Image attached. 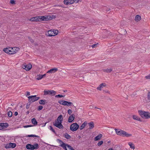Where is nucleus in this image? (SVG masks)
I'll list each match as a JSON object with an SVG mask.
<instances>
[{"mask_svg":"<svg viewBox=\"0 0 150 150\" xmlns=\"http://www.w3.org/2000/svg\"><path fill=\"white\" fill-rule=\"evenodd\" d=\"M57 141L61 144L59 145V146H61L62 145H64V144L65 145L66 144L64 143L62 141L59 139H57Z\"/></svg>","mask_w":150,"mask_h":150,"instance_id":"nucleus-24","label":"nucleus"},{"mask_svg":"<svg viewBox=\"0 0 150 150\" xmlns=\"http://www.w3.org/2000/svg\"><path fill=\"white\" fill-rule=\"evenodd\" d=\"M139 115L142 118L145 119L150 118V112L142 110L138 111Z\"/></svg>","mask_w":150,"mask_h":150,"instance_id":"nucleus-3","label":"nucleus"},{"mask_svg":"<svg viewBox=\"0 0 150 150\" xmlns=\"http://www.w3.org/2000/svg\"><path fill=\"white\" fill-rule=\"evenodd\" d=\"M29 112H30L29 111H28L27 112H26V114L28 115V114H29Z\"/></svg>","mask_w":150,"mask_h":150,"instance_id":"nucleus-58","label":"nucleus"},{"mask_svg":"<svg viewBox=\"0 0 150 150\" xmlns=\"http://www.w3.org/2000/svg\"><path fill=\"white\" fill-rule=\"evenodd\" d=\"M26 137H37L39 138L40 137L38 135H36L34 134H30V135H28L27 136H26Z\"/></svg>","mask_w":150,"mask_h":150,"instance_id":"nucleus-29","label":"nucleus"},{"mask_svg":"<svg viewBox=\"0 0 150 150\" xmlns=\"http://www.w3.org/2000/svg\"><path fill=\"white\" fill-rule=\"evenodd\" d=\"M18 112H15L14 113V115L15 116H16L18 115Z\"/></svg>","mask_w":150,"mask_h":150,"instance_id":"nucleus-55","label":"nucleus"},{"mask_svg":"<svg viewBox=\"0 0 150 150\" xmlns=\"http://www.w3.org/2000/svg\"><path fill=\"white\" fill-rule=\"evenodd\" d=\"M40 21H47L48 20V16H40Z\"/></svg>","mask_w":150,"mask_h":150,"instance_id":"nucleus-11","label":"nucleus"},{"mask_svg":"<svg viewBox=\"0 0 150 150\" xmlns=\"http://www.w3.org/2000/svg\"><path fill=\"white\" fill-rule=\"evenodd\" d=\"M31 122L34 125H37L38 124V122L35 118H33L32 119Z\"/></svg>","mask_w":150,"mask_h":150,"instance_id":"nucleus-26","label":"nucleus"},{"mask_svg":"<svg viewBox=\"0 0 150 150\" xmlns=\"http://www.w3.org/2000/svg\"><path fill=\"white\" fill-rule=\"evenodd\" d=\"M58 32V30H53V34L54 35H57Z\"/></svg>","mask_w":150,"mask_h":150,"instance_id":"nucleus-37","label":"nucleus"},{"mask_svg":"<svg viewBox=\"0 0 150 150\" xmlns=\"http://www.w3.org/2000/svg\"><path fill=\"white\" fill-rule=\"evenodd\" d=\"M57 70L58 69L57 68H53L48 71L47 72V73L52 74L55 72L57 71Z\"/></svg>","mask_w":150,"mask_h":150,"instance_id":"nucleus-13","label":"nucleus"},{"mask_svg":"<svg viewBox=\"0 0 150 150\" xmlns=\"http://www.w3.org/2000/svg\"><path fill=\"white\" fill-rule=\"evenodd\" d=\"M115 130L116 134L120 136L129 137L132 135L131 134H128L125 131L119 129L115 128Z\"/></svg>","mask_w":150,"mask_h":150,"instance_id":"nucleus-2","label":"nucleus"},{"mask_svg":"<svg viewBox=\"0 0 150 150\" xmlns=\"http://www.w3.org/2000/svg\"><path fill=\"white\" fill-rule=\"evenodd\" d=\"M5 148L6 149H8L10 148V146L9 145V144H7L5 146Z\"/></svg>","mask_w":150,"mask_h":150,"instance_id":"nucleus-45","label":"nucleus"},{"mask_svg":"<svg viewBox=\"0 0 150 150\" xmlns=\"http://www.w3.org/2000/svg\"><path fill=\"white\" fill-rule=\"evenodd\" d=\"M3 123H0V130H2L4 129V125H3Z\"/></svg>","mask_w":150,"mask_h":150,"instance_id":"nucleus-38","label":"nucleus"},{"mask_svg":"<svg viewBox=\"0 0 150 150\" xmlns=\"http://www.w3.org/2000/svg\"><path fill=\"white\" fill-rule=\"evenodd\" d=\"M103 141H99L97 144V145L99 146H100L103 144Z\"/></svg>","mask_w":150,"mask_h":150,"instance_id":"nucleus-40","label":"nucleus"},{"mask_svg":"<svg viewBox=\"0 0 150 150\" xmlns=\"http://www.w3.org/2000/svg\"><path fill=\"white\" fill-rule=\"evenodd\" d=\"M51 120V119L50 118H49L48 119V122H47H47H49Z\"/></svg>","mask_w":150,"mask_h":150,"instance_id":"nucleus-56","label":"nucleus"},{"mask_svg":"<svg viewBox=\"0 0 150 150\" xmlns=\"http://www.w3.org/2000/svg\"><path fill=\"white\" fill-rule=\"evenodd\" d=\"M69 115H71V113H72V112L71 110L69 109L67 111Z\"/></svg>","mask_w":150,"mask_h":150,"instance_id":"nucleus-46","label":"nucleus"},{"mask_svg":"<svg viewBox=\"0 0 150 150\" xmlns=\"http://www.w3.org/2000/svg\"><path fill=\"white\" fill-rule=\"evenodd\" d=\"M3 51L5 52L10 54H14L16 52V51H13V48L10 47H9V48H4L3 49Z\"/></svg>","mask_w":150,"mask_h":150,"instance_id":"nucleus-6","label":"nucleus"},{"mask_svg":"<svg viewBox=\"0 0 150 150\" xmlns=\"http://www.w3.org/2000/svg\"><path fill=\"white\" fill-rule=\"evenodd\" d=\"M64 105H67L68 106H71L72 105L73 103L72 102L67 101L64 100Z\"/></svg>","mask_w":150,"mask_h":150,"instance_id":"nucleus-14","label":"nucleus"},{"mask_svg":"<svg viewBox=\"0 0 150 150\" xmlns=\"http://www.w3.org/2000/svg\"><path fill=\"white\" fill-rule=\"evenodd\" d=\"M67 91V90H65L64 91V92H66Z\"/></svg>","mask_w":150,"mask_h":150,"instance_id":"nucleus-64","label":"nucleus"},{"mask_svg":"<svg viewBox=\"0 0 150 150\" xmlns=\"http://www.w3.org/2000/svg\"><path fill=\"white\" fill-rule=\"evenodd\" d=\"M69 145L68 144H66L64 145H62L61 147H62L65 150H67V146L68 147V145Z\"/></svg>","mask_w":150,"mask_h":150,"instance_id":"nucleus-31","label":"nucleus"},{"mask_svg":"<svg viewBox=\"0 0 150 150\" xmlns=\"http://www.w3.org/2000/svg\"><path fill=\"white\" fill-rule=\"evenodd\" d=\"M39 103L40 104L44 105L47 103V102L45 100H39Z\"/></svg>","mask_w":150,"mask_h":150,"instance_id":"nucleus-19","label":"nucleus"},{"mask_svg":"<svg viewBox=\"0 0 150 150\" xmlns=\"http://www.w3.org/2000/svg\"><path fill=\"white\" fill-rule=\"evenodd\" d=\"M29 39L30 41L32 43H33L34 42V41L33 39L31 38H30V37L29 38Z\"/></svg>","mask_w":150,"mask_h":150,"instance_id":"nucleus-52","label":"nucleus"},{"mask_svg":"<svg viewBox=\"0 0 150 150\" xmlns=\"http://www.w3.org/2000/svg\"><path fill=\"white\" fill-rule=\"evenodd\" d=\"M30 95V93L29 92H27L26 96H29Z\"/></svg>","mask_w":150,"mask_h":150,"instance_id":"nucleus-54","label":"nucleus"},{"mask_svg":"<svg viewBox=\"0 0 150 150\" xmlns=\"http://www.w3.org/2000/svg\"><path fill=\"white\" fill-rule=\"evenodd\" d=\"M74 2L76 3L79 2V1L81 2L82 0H74Z\"/></svg>","mask_w":150,"mask_h":150,"instance_id":"nucleus-51","label":"nucleus"},{"mask_svg":"<svg viewBox=\"0 0 150 150\" xmlns=\"http://www.w3.org/2000/svg\"><path fill=\"white\" fill-rule=\"evenodd\" d=\"M79 127V125L77 123H74L70 125V129L72 131L74 132L76 131Z\"/></svg>","mask_w":150,"mask_h":150,"instance_id":"nucleus-8","label":"nucleus"},{"mask_svg":"<svg viewBox=\"0 0 150 150\" xmlns=\"http://www.w3.org/2000/svg\"><path fill=\"white\" fill-rule=\"evenodd\" d=\"M31 103H29L28 102V103H27L26 106V109H28L29 108L30 105Z\"/></svg>","mask_w":150,"mask_h":150,"instance_id":"nucleus-43","label":"nucleus"},{"mask_svg":"<svg viewBox=\"0 0 150 150\" xmlns=\"http://www.w3.org/2000/svg\"><path fill=\"white\" fill-rule=\"evenodd\" d=\"M39 146L38 144L35 143L33 145L30 144H28L26 146V148L27 149L33 150L39 148Z\"/></svg>","mask_w":150,"mask_h":150,"instance_id":"nucleus-4","label":"nucleus"},{"mask_svg":"<svg viewBox=\"0 0 150 150\" xmlns=\"http://www.w3.org/2000/svg\"><path fill=\"white\" fill-rule=\"evenodd\" d=\"M50 130H51L55 134H56V133L55 131L53 129V128L52 127V126H50Z\"/></svg>","mask_w":150,"mask_h":150,"instance_id":"nucleus-39","label":"nucleus"},{"mask_svg":"<svg viewBox=\"0 0 150 150\" xmlns=\"http://www.w3.org/2000/svg\"><path fill=\"white\" fill-rule=\"evenodd\" d=\"M33 19L34 20H33L34 21H40V18L39 16L33 17Z\"/></svg>","mask_w":150,"mask_h":150,"instance_id":"nucleus-28","label":"nucleus"},{"mask_svg":"<svg viewBox=\"0 0 150 150\" xmlns=\"http://www.w3.org/2000/svg\"><path fill=\"white\" fill-rule=\"evenodd\" d=\"M64 100H60L58 101V103L60 104L64 105Z\"/></svg>","mask_w":150,"mask_h":150,"instance_id":"nucleus-42","label":"nucleus"},{"mask_svg":"<svg viewBox=\"0 0 150 150\" xmlns=\"http://www.w3.org/2000/svg\"><path fill=\"white\" fill-rule=\"evenodd\" d=\"M46 35L49 37L55 36V35H54L53 34V30H49L48 32V35L46 34Z\"/></svg>","mask_w":150,"mask_h":150,"instance_id":"nucleus-17","label":"nucleus"},{"mask_svg":"<svg viewBox=\"0 0 150 150\" xmlns=\"http://www.w3.org/2000/svg\"><path fill=\"white\" fill-rule=\"evenodd\" d=\"M74 2V0H64V3L66 5L71 4Z\"/></svg>","mask_w":150,"mask_h":150,"instance_id":"nucleus-10","label":"nucleus"},{"mask_svg":"<svg viewBox=\"0 0 150 150\" xmlns=\"http://www.w3.org/2000/svg\"><path fill=\"white\" fill-rule=\"evenodd\" d=\"M9 144L10 146V148H14L16 146V144L15 143H10Z\"/></svg>","mask_w":150,"mask_h":150,"instance_id":"nucleus-25","label":"nucleus"},{"mask_svg":"<svg viewBox=\"0 0 150 150\" xmlns=\"http://www.w3.org/2000/svg\"><path fill=\"white\" fill-rule=\"evenodd\" d=\"M47 123V122H46V123H45V125H44V126H45V125H46V124Z\"/></svg>","mask_w":150,"mask_h":150,"instance_id":"nucleus-62","label":"nucleus"},{"mask_svg":"<svg viewBox=\"0 0 150 150\" xmlns=\"http://www.w3.org/2000/svg\"><path fill=\"white\" fill-rule=\"evenodd\" d=\"M56 93V92L53 90H48L44 91V95H51L52 96H54Z\"/></svg>","mask_w":150,"mask_h":150,"instance_id":"nucleus-7","label":"nucleus"},{"mask_svg":"<svg viewBox=\"0 0 150 150\" xmlns=\"http://www.w3.org/2000/svg\"><path fill=\"white\" fill-rule=\"evenodd\" d=\"M128 145L130 146V148L131 149H134L135 148V146L134 144L131 142L128 143Z\"/></svg>","mask_w":150,"mask_h":150,"instance_id":"nucleus-23","label":"nucleus"},{"mask_svg":"<svg viewBox=\"0 0 150 150\" xmlns=\"http://www.w3.org/2000/svg\"><path fill=\"white\" fill-rule=\"evenodd\" d=\"M42 77H44L45 76H46V74H44L43 75H42Z\"/></svg>","mask_w":150,"mask_h":150,"instance_id":"nucleus-59","label":"nucleus"},{"mask_svg":"<svg viewBox=\"0 0 150 150\" xmlns=\"http://www.w3.org/2000/svg\"><path fill=\"white\" fill-rule=\"evenodd\" d=\"M33 126V125H27L24 126L23 127L24 128H27L28 127H30Z\"/></svg>","mask_w":150,"mask_h":150,"instance_id":"nucleus-49","label":"nucleus"},{"mask_svg":"<svg viewBox=\"0 0 150 150\" xmlns=\"http://www.w3.org/2000/svg\"><path fill=\"white\" fill-rule=\"evenodd\" d=\"M33 19V18L32 17L31 18H30L29 20L30 21L33 22V21H34L33 20H34Z\"/></svg>","mask_w":150,"mask_h":150,"instance_id":"nucleus-53","label":"nucleus"},{"mask_svg":"<svg viewBox=\"0 0 150 150\" xmlns=\"http://www.w3.org/2000/svg\"><path fill=\"white\" fill-rule=\"evenodd\" d=\"M106 86V84L105 83H103L100 84L98 87L97 88V89L98 90L101 91V88L103 87L104 86Z\"/></svg>","mask_w":150,"mask_h":150,"instance_id":"nucleus-18","label":"nucleus"},{"mask_svg":"<svg viewBox=\"0 0 150 150\" xmlns=\"http://www.w3.org/2000/svg\"><path fill=\"white\" fill-rule=\"evenodd\" d=\"M75 118V115L74 114L71 115L68 118V122L69 123L72 122Z\"/></svg>","mask_w":150,"mask_h":150,"instance_id":"nucleus-12","label":"nucleus"},{"mask_svg":"<svg viewBox=\"0 0 150 150\" xmlns=\"http://www.w3.org/2000/svg\"><path fill=\"white\" fill-rule=\"evenodd\" d=\"M37 77V79L38 80H40L43 78L42 75L41 74L38 75Z\"/></svg>","mask_w":150,"mask_h":150,"instance_id":"nucleus-33","label":"nucleus"},{"mask_svg":"<svg viewBox=\"0 0 150 150\" xmlns=\"http://www.w3.org/2000/svg\"><path fill=\"white\" fill-rule=\"evenodd\" d=\"M8 115L9 117H11L12 116V113L11 111H9L8 112Z\"/></svg>","mask_w":150,"mask_h":150,"instance_id":"nucleus-35","label":"nucleus"},{"mask_svg":"<svg viewBox=\"0 0 150 150\" xmlns=\"http://www.w3.org/2000/svg\"><path fill=\"white\" fill-rule=\"evenodd\" d=\"M10 2L12 4H15V1L14 0H11Z\"/></svg>","mask_w":150,"mask_h":150,"instance_id":"nucleus-48","label":"nucleus"},{"mask_svg":"<svg viewBox=\"0 0 150 150\" xmlns=\"http://www.w3.org/2000/svg\"><path fill=\"white\" fill-rule=\"evenodd\" d=\"M147 98L149 100H150V92H149L148 93Z\"/></svg>","mask_w":150,"mask_h":150,"instance_id":"nucleus-47","label":"nucleus"},{"mask_svg":"<svg viewBox=\"0 0 150 150\" xmlns=\"http://www.w3.org/2000/svg\"><path fill=\"white\" fill-rule=\"evenodd\" d=\"M108 150H113V149L112 148H110Z\"/></svg>","mask_w":150,"mask_h":150,"instance_id":"nucleus-60","label":"nucleus"},{"mask_svg":"<svg viewBox=\"0 0 150 150\" xmlns=\"http://www.w3.org/2000/svg\"><path fill=\"white\" fill-rule=\"evenodd\" d=\"M133 118L135 120L139 121L140 122H142V120L140 118L139 116L135 115H133L132 116Z\"/></svg>","mask_w":150,"mask_h":150,"instance_id":"nucleus-15","label":"nucleus"},{"mask_svg":"<svg viewBox=\"0 0 150 150\" xmlns=\"http://www.w3.org/2000/svg\"><path fill=\"white\" fill-rule=\"evenodd\" d=\"M43 107L42 106L40 105L38 106V110H40L42 109Z\"/></svg>","mask_w":150,"mask_h":150,"instance_id":"nucleus-41","label":"nucleus"},{"mask_svg":"<svg viewBox=\"0 0 150 150\" xmlns=\"http://www.w3.org/2000/svg\"><path fill=\"white\" fill-rule=\"evenodd\" d=\"M102 137V135L101 134H100L98 135H97L94 138V140L95 141L99 140Z\"/></svg>","mask_w":150,"mask_h":150,"instance_id":"nucleus-20","label":"nucleus"},{"mask_svg":"<svg viewBox=\"0 0 150 150\" xmlns=\"http://www.w3.org/2000/svg\"><path fill=\"white\" fill-rule=\"evenodd\" d=\"M51 146H54V147H57V146H54V145H51Z\"/></svg>","mask_w":150,"mask_h":150,"instance_id":"nucleus-61","label":"nucleus"},{"mask_svg":"<svg viewBox=\"0 0 150 150\" xmlns=\"http://www.w3.org/2000/svg\"><path fill=\"white\" fill-rule=\"evenodd\" d=\"M112 71V69L111 68L109 69H104L103 71L104 72H106L107 73H109L110 72Z\"/></svg>","mask_w":150,"mask_h":150,"instance_id":"nucleus-30","label":"nucleus"},{"mask_svg":"<svg viewBox=\"0 0 150 150\" xmlns=\"http://www.w3.org/2000/svg\"><path fill=\"white\" fill-rule=\"evenodd\" d=\"M141 17L140 16L137 15L135 17V20L136 21L138 22L141 19Z\"/></svg>","mask_w":150,"mask_h":150,"instance_id":"nucleus-27","label":"nucleus"},{"mask_svg":"<svg viewBox=\"0 0 150 150\" xmlns=\"http://www.w3.org/2000/svg\"><path fill=\"white\" fill-rule=\"evenodd\" d=\"M32 65L31 64L29 63L27 64H23L22 65V67L26 71L30 70L32 68Z\"/></svg>","mask_w":150,"mask_h":150,"instance_id":"nucleus-9","label":"nucleus"},{"mask_svg":"<svg viewBox=\"0 0 150 150\" xmlns=\"http://www.w3.org/2000/svg\"><path fill=\"white\" fill-rule=\"evenodd\" d=\"M64 136L67 139H69L71 138V136L68 134L67 133H66L63 134Z\"/></svg>","mask_w":150,"mask_h":150,"instance_id":"nucleus-22","label":"nucleus"},{"mask_svg":"<svg viewBox=\"0 0 150 150\" xmlns=\"http://www.w3.org/2000/svg\"><path fill=\"white\" fill-rule=\"evenodd\" d=\"M63 117L62 115H60L55 120V122H53V125L60 129H63L64 127L62 124L63 121Z\"/></svg>","mask_w":150,"mask_h":150,"instance_id":"nucleus-1","label":"nucleus"},{"mask_svg":"<svg viewBox=\"0 0 150 150\" xmlns=\"http://www.w3.org/2000/svg\"><path fill=\"white\" fill-rule=\"evenodd\" d=\"M145 78L146 79H150V75L145 76Z\"/></svg>","mask_w":150,"mask_h":150,"instance_id":"nucleus-50","label":"nucleus"},{"mask_svg":"<svg viewBox=\"0 0 150 150\" xmlns=\"http://www.w3.org/2000/svg\"><path fill=\"white\" fill-rule=\"evenodd\" d=\"M55 17V16L54 15L48 16V20H51L53 18H54Z\"/></svg>","mask_w":150,"mask_h":150,"instance_id":"nucleus-32","label":"nucleus"},{"mask_svg":"<svg viewBox=\"0 0 150 150\" xmlns=\"http://www.w3.org/2000/svg\"><path fill=\"white\" fill-rule=\"evenodd\" d=\"M86 121L84 122L80 126V129L81 130H82L84 128L85 126L86 125Z\"/></svg>","mask_w":150,"mask_h":150,"instance_id":"nucleus-21","label":"nucleus"},{"mask_svg":"<svg viewBox=\"0 0 150 150\" xmlns=\"http://www.w3.org/2000/svg\"><path fill=\"white\" fill-rule=\"evenodd\" d=\"M88 124L89 126V129H92L94 127V124L93 122L92 121L88 123Z\"/></svg>","mask_w":150,"mask_h":150,"instance_id":"nucleus-16","label":"nucleus"},{"mask_svg":"<svg viewBox=\"0 0 150 150\" xmlns=\"http://www.w3.org/2000/svg\"><path fill=\"white\" fill-rule=\"evenodd\" d=\"M47 123V122H46V123H45V125H44V126H45V125H46V124Z\"/></svg>","mask_w":150,"mask_h":150,"instance_id":"nucleus-63","label":"nucleus"},{"mask_svg":"<svg viewBox=\"0 0 150 150\" xmlns=\"http://www.w3.org/2000/svg\"><path fill=\"white\" fill-rule=\"evenodd\" d=\"M4 125V128H7L9 126V125L7 123H3V124Z\"/></svg>","mask_w":150,"mask_h":150,"instance_id":"nucleus-34","label":"nucleus"},{"mask_svg":"<svg viewBox=\"0 0 150 150\" xmlns=\"http://www.w3.org/2000/svg\"><path fill=\"white\" fill-rule=\"evenodd\" d=\"M65 96V95H62L59 94L55 96V97L56 98H61V97H64Z\"/></svg>","mask_w":150,"mask_h":150,"instance_id":"nucleus-36","label":"nucleus"},{"mask_svg":"<svg viewBox=\"0 0 150 150\" xmlns=\"http://www.w3.org/2000/svg\"><path fill=\"white\" fill-rule=\"evenodd\" d=\"M98 44V43H97V44H95L91 46V47L93 48L96 47H97Z\"/></svg>","mask_w":150,"mask_h":150,"instance_id":"nucleus-44","label":"nucleus"},{"mask_svg":"<svg viewBox=\"0 0 150 150\" xmlns=\"http://www.w3.org/2000/svg\"><path fill=\"white\" fill-rule=\"evenodd\" d=\"M28 98L29 103H31L35 101L40 98V97H36V95L30 96Z\"/></svg>","mask_w":150,"mask_h":150,"instance_id":"nucleus-5","label":"nucleus"},{"mask_svg":"<svg viewBox=\"0 0 150 150\" xmlns=\"http://www.w3.org/2000/svg\"><path fill=\"white\" fill-rule=\"evenodd\" d=\"M110 10V8H107V9H106V11H109Z\"/></svg>","mask_w":150,"mask_h":150,"instance_id":"nucleus-57","label":"nucleus"}]
</instances>
